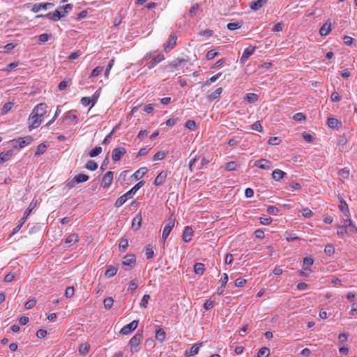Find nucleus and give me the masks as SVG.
Segmentation results:
<instances>
[{
	"label": "nucleus",
	"instance_id": "nucleus-1",
	"mask_svg": "<svg viewBox=\"0 0 357 357\" xmlns=\"http://www.w3.org/2000/svg\"><path fill=\"white\" fill-rule=\"evenodd\" d=\"M47 113V105L45 103L38 104L32 110L29 117V130L38 128Z\"/></svg>",
	"mask_w": 357,
	"mask_h": 357
},
{
	"label": "nucleus",
	"instance_id": "nucleus-2",
	"mask_svg": "<svg viewBox=\"0 0 357 357\" xmlns=\"http://www.w3.org/2000/svg\"><path fill=\"white\" fill-rule=\"evenodd\" d=\"M175 221L176 218L174 215H171L167 220L162 235V239L164 242L166 241L173 227H174Z\"/></svg>",
	"mask_w": 357,
	"mask_h": 357
},
{
	"label": "nucleus",
	"instance_id": "nucleus-3",
	"mask_svg": "<svg viewBox=\"0 0 357 357\" xmlns=\"http://www.w3.org/2000/svg\"><path fill=\"white\" fill-rule=\"evenodd\" d=\"M142 335L139 333L135 334L129 341V346L130 348V352L135 354L138 351V347L140 344L142 340Z\"/></svg>",
	"mask_w": 357,
	"mask_h": 357
},
{
	"label": "nucleus",
	"instance_id": "nucleus-4",
	"mask_svg": "<svg viewBox=\"0 0 357 357\" xmlns=\"http://www.w3.org/2000/svg\"><path fill=\"white\" fill-rule=\"evenodd\" d=\"M126 153V150L124 147L119 146L115 148L112 153V159L114 162L119 161L121 158Z\"/></svg>",
	"mask_w": 357,
	"mask_h": 357
},
{
	"label": "nucleus",
	"instance_id": "nucleus-5",
	"mask_svg": "<svg viewBox=\"0 0 357 357\" xmlns=\"http://www.w3.org/2000/svg\"><path fill=\"white\" fill-rule=\"evenodd\" d=\"M135 195L132 193V192L130 190L123 195H121L120 197L117 199L116 201L114 206L116 208H119L127 200L131 199Z\"/></svg>",
	"mask_w": 357,
	"mask_h": 357
},
{
	"label": "nucleus",
	"instance_id": "nucleus-6",
	"mask_svg": "<svg viewBox=\"0 0 357 357\" xmlns=\"http://www.w3.org/2000/svg\"><path fill=\"white\" fill-rule=\"evenodd\" d=\"M138 326V321L134 320L128 324L125 325L120 331L123 335H128L135 331Z\"/></svg>",
	"mask_w": 357,
	"mask_h": 357
},
{
	"label": "nucleus",
	"instance_id": "nucleus-7",
	"mask_svg": "<svg viewBox=\"0 0 357 357\" xmlns=\"http://www.w3.org/2000/svg\"><path fill=\"white\" fill-rule=\"evenodd\" d=\"M114 176V172L112 171L107 172L103 176L101 182V187L103 188H107L112 183Z\"/></svg>",
	"mask_w": 357,
	"mask_h": 357
},
{
	"label": "nucleus",
	"instance_id": "nucleus-8",
	"mask_svg": "<svg viewBox=\"0 0 357 357\" xmlns=\"http://www.w3.org/2000/svg\"><path fill=\"white\" fill-rule=\"evenodd\" d=\"M255 46H249L246 47L241 57L240 63L241 64H244L245 61L249 59V57L255 52Z\"/></svg>",
	"mask_w": 357,
	"mask_h": 357
},
{
	"label": "nucleus",
	"instance_id": "nucleus-9",
	"mask_svg": "<svg viewBox=\"0 0 357 357\" xmlns=\"http://www.w3.org/2000/svg\"><path fill=\"white\" fill-rule=\"evenodd\" d=\"M254 165L261 169H270L272 167L271 162L267 159L256 160Z\"/></svg>",
	"mask_w": 357,
	"mask_h": 357
},
{
	"label": "nucleus",
	"instance_id": "nucleus-10",
	"mask_svg": "<svg viewBox=\"0 0 357 357\" xmlns=\"http://www.w3.org/2000/svg\"><path fill=\"white\" fill-rule=\"evenodd\" d=\"M135 263L136 257L133 255H127L122 261V265L129 266V269L132 268Z\"/></svg>",
	"mask_w": 357,
	"mask_h": 357
},
{
	"label": "nucleus",
	"instance_id": "nucleus-11",
	"mask_svg": "<svg viewBox=\"0 0 357 357\" xmlns=\"http://www.w3.org/2000/svg\"><path fill=\"white\" fill-rule=\"evenodd\" d=\"M45 16L46 18H47L53 22H57L61 17H64V15L61 14V11L56 9L53 13H49L45 15Z\"/></svg>",
	"mask_w": 357,
	"mask_h": 357
},
{
	"label": "nucleus",
	"instance_id": "nucleus-12",
	"mask_svg": "<svg viewBox=\"0 0 357 357\" xmlns=\"http://www.w3.org/2000/svg\"><path fill=\"white\" fill-rule=\"evenodd\" d=\"M33 141V137L31 135H28L24 137H19L16 139L20 148H23L25 146L29 145Z\"/></svg>",
	"mask_w": 357,
	"mask_h": 357
},
{
	"label": "nucleus",
	"instance_id": "nucleus-13",
	"mask_svg": "<svg viewBox=\"0 0 357 357\" xmlns=\"http://www.w3.org/2000/svg\"><path fill=\"white\" fill-rule=\"evenodd\" d=\"M331 31V22L327 20L319 29V34L321 36H326Z\"/></svg>",
	"mask_w": 357,
	"mask_h": 357
},
{
	"label": "nucleus",
	"instance_id": "nucleus-14",
	"mask_svg": "<svg viewBox=\"0 0 357 357\" xmlns=\"http://www.w3.org/2000/svg\"><path fill=\"white\" fill-rule=\"evenodd\" d=\"M142 218L140 214L135 216L132 221V229L135 231H138L142 225Z\"/></svg>",
	"mask_w": 357,
	"mask_h": 357
},
{
	"label": "nucleus",
	"instance_id": "nucleus-15",
	"mask_svg": "<svg viewBox=\"0 0 357 357\" xmlns=\"http://www.w3.org/2000/svg\"><path fill=\"white\" fill-rule=\"evenodd\" d=\"M79 241V236L77 234H72L69 235L65 240L66 247L69 248L72 245L77 243Z\"/></svg>",
	"mask_w": 357,
	"mask_h": 357
},
{
	"label": "nucleus",
	"instance_id": "nucleus-16",
	"mask_svg": "<svg viewBox=\"0 0 357 357\" xmlns=\"http://www.w3.org/2000/svg\"><path fill=\"white\" fill-rule=\"evenodd\" d=\"M177 38L174 34H171L167 44L165 46V51L167 52L168 50L173 49L176 44Z\"/></svg>",
	"mask_w": 357,
	"mask_h": 357
},
{
	"label": "nucleus",
	"instance_id": "nucleus-17",
	"mask_svg": "<svg viewBox=\"0 0 357 357\" xmlns=\"http://www.w3.org/2000/svg\"><path fill=\"white\" fill-rule=\"evenodd\" d=\"M192 236H193L192 229L189 226L185 227L184 229L183 233V241L186 243L190 242L192 239Z\"/></svg>",
	"mask_w": 357,
	"mask_h": 357
},
{
	"label": "nucleus",
	"instance_id": "nucleus-18",
	"mask_svg": "<svg viewBox=\"0 0 357 357\" xmlns=\"http://www.w3.org/2000/svg\"><path fill=\"white\" fill-rule=\"evenodd\" d=\"M327 124L329 128L338 130L342 126V122L335 118H328Z\"/></svg>",
	"mask_w": 357,
	"mask_h": 357
},
{
	"label": "nucleus",
	"instance_id": "nucleus-19",
	"mask_svg": "<svg viewBox=\"0 0 357 357\" xmlns=\"http://www.w3.org/2000/svg\"><path fill=\"white\" fill-rule=\"evenodd\" d=\"M223 91V89L222 87H219L215 89L213 92H211V93H208L207 95V99L209 101H213L215 99H218L220 97Z\"/></svg>",
	"mask_w": 357,
	"mask_h": 357
},
{
	"label": "nucleus",
	"instance_id": "nucleus-20",
	"mask_svg": "<svg viewBox=\"0 0 357 357\" xmlns=\"http://www.w3.org/2000/svg\"><path fill=\"white\" fill-rule=\"evenodd\" d=\"M344 226H347V230L353 234H357V228L353 224L351 220L349 217H347V219L344 220Z\"/></svg>",
	"mask_w": 357,
	"mask_h": 357
},
{
	"label": "nucleus",
	"instance_id": "nucleus-21",
	"mask_svg": "<svg viewBox=\"0 0 357 357\" xmlns=\"http://www.w3.org/2000/svg\"><path fill=\"white\" fill-rule=\"evenodd\" d=\"M165 59L163 54H158L155 57H154L150 62H149L146 66L149 69L153 68L155 65L160 61H163Z\"/></svg>",
	"mask_w": 357,
	"mask_h": 357
},
{
	"label": "nucleus",
	"instance_id": "nucleus-22",
	"mask_svg": "<svg viewBox=\"0 0 357 357\" xmlns=\"http://www.w3.org/2000/svg\"><path fill=\"white\" fill-rule=\"evenodd\" d=\"M167 176V172L165 171H162L158 174L154 181L155 185H159L163 183Z\"/></svg>",
	"mask_w": 357,
	"mask_h": 357
},
{
	"label": "nucleus",
	"instance_id": "nucleus-23",
	"mask_svg": "<svg viewBox=\"0 0 357 357\" xmlns=\"http://www.w3.org/2000/svg\"><path fill=\"white\" fill-rule=\"evenodd\" d=\"M47 5H52V3H35L33 5L31 10L33 13H38L40 10H46L47 9Z\"/></svg>",
	"mask_w": 357,
	"mask_h": 357
},
{
	"label": "nucleus",
	"instance_id": "nucleus-24",
	"mask_svg": "<svg viewBox=\"0 0 357 357\" xmlns=\"http://www.w3.org/2000/svg\"><path fill=\"white\" fill-rule=\"evenodd\" d=\"M267 3V0H258L254 2H252L250 5V8L252 10H258L264 6H265Z\"/></svg>",
	"mask_w": 357,
	"mask_h": 357
},
{
	"label": "nucleus",
	"instance_id": "nucleus-25",
	"mask_svg": "<svg viewBox=\"0 0 357 357\" xmlns=\"http://www.w3.org/2000/svg\"><path fill=\"white\" fill-rule=\"evenodd\" d=\"M148 172V169L145 167L139 168L132 176L135 180H140Z\"/></svg>",
	"mask_w": 357,
	"mask_h": 357
},
{
	"label": "nucleus",
	"instance_id": "nucleus-26",
	"mask_svg": "<svg viewBox=\"0 0 357 357\" xmlns=\"http://www.w3.org/2000/svg\"><path fill=\"white\" fill-rule=\"evenodd\" d=\"M155 339L160 342H162L166 337V333L165 331L160 327L158 326L155 331Z\"/></svg>",
	"mask_w": 357,
	"mask_h": 357
},
{
	"label": "nucleus",
	"instance_id": "nucleus-27",
	"mask_svg": "<svg viewBox=\"0 0 357 357\" xmlns=\"http://www.w3.org/2000/svg\"><path fill=\"white\" fill-rule=\"evenodd\" d=\"M286 175V173L280 169H275L272 173V178L276 181H279L282 180L284 176Z\"/></svg>",
	"mask_w": 357,
	"mask_h": 357
},
{
	"label": "nucleus",
	"instance_id": "nucleus-28",
	"mask_svg": "<svg viewBox=\"0 0 357 357\" xmlns=\"http://www.w3.org/2000/svg\"><path fill=\"white\" fill-rule=\"evenodd\" d=\"M12 155L13 151L11 150L1 152L0 153V163H3L9 160Z\"/></svg>",
	"mask_w": 357,
	"mask_h": 357
},
{
	"label": "nucleus",
	"instance_id": "nucleus-29",
	"mask_svg": "<svg viewBox=\"0 0 357 357\" xmlns=\"http://www.w3.org/2000/svg\"><path fill=\"white\" fill-rule=\"evenodd\" d=\"M37 206V200L33 199L31 203L29 204L27 209L24 211L23 217L24 218H27L29 214L31 213V211L36 208Z\"/></svg>",
	"mask_w": 357,
	"mask_h": 357
},
{
	"label": "nucleus",
	"instance_id": "nucleus-30",
	"mask_svg": "<svg viewBox=\"0 0 357 357\" xmlns=\"http://www.w3.org/2000/svg\"><path fill=\"white\" fill-rule=\"evenodd\" d=\"M336 228H337V235L340 238H343L347 234V226L337 225Z\"/></svg>",
	"mask_w": 357,
	"mask_h": 357
},
{
	"label": "nucleus",
	"instance_id": "nucleus-31",
	"mask_svg": "<svg viewBox=\"0 0 357 357\" xmlns=\"http://www.w3.org/2000/svg\"><path fill=\"white\" fill-rule=\"evenodd\" d=\"M116 273H117V268L112 266H108L107 269L105 272L104 275H105V278H109L114 276L116 274Z\"/></svg>",
	"mask_w": 357,
	"mask_h": 357
},
{
	"label": "nucleus",
	"instance_id": "nucleus-32",
	"mask_svg": "<svg viewBox=\"0 0 357 357\" xmlns=\"http://www.w3.org/2000/svg\"><path fill=\"white\" fill-rule=\"evenodd\" d=\"M77 119V116L73 112H68L65 114V116L63 118V121H68V122H74Z\"/></svg>",
	"mask_w": 357,
	"mask_h": 357
},
{
	"label": "nucleus",
	"instance_id": "nucleus-33",
	"mask_svg": "<svg viewBox=\"0 0 357 357\" xmlns=\"http://www.w3.org/2000/svg\"><path fill=\"white\" fill-rule=\"evenodd\" d=\"M204 270V264L202 263L197 262L194 265V272L197 275H202Z\"/></svg>",
	"mask_w": 357,
	"mask_h": 357
},
{
	"label": "nucleus",
	"instance_id": "nucleus-34",
	"mask_svg": "<svg viewBox=\"0 0 357 357\" xmlns=\"http://www.w3.org/2000/svg\"><path fill=\"white\" fill-rule=\"evenodd\" d=\"M338 176L342 181L347 180L349 177V170L347 168L340 169L338 172Z\"/></svg>",
	"mask_w": 357,
	"mask_h": 357
},
{
	"label": "nucleus",
	"instance_id": "nucleus-35",
	"mask_svg": "<svg viewBox=\"0 0 357 357\" xmlns=\"http://www.w3.org/2000/svg\"><path fill=\"white\" fill-rule=\"evenodd\" d=\"M46 149H47V145L45 144H44V143L40 144L36 147V149L35 151V156L38 157L40 155L43 154L45 153V151H46Z\"/></svg>",
	"mask_w": 357,
	"mask_h": 357
},
{
	"label": "nucleus",
	"instance_id": "nucleus-36",
	"mask_svg": "<svg viewBox=\"0 0 357 357\" xmlns=\"http://www.w3.org/2000/svg\"><path fill=\"white\" fill-rule=\"evenodd\" d=\"M242 25H243L242 22H230V23L227 24V28L229 31H234V30L240 29L242 26Z\"/></svg>",
	"mask_w": 357,
	"mask_h": 357
},
{
	"label": "nucleus",
	"instance_id": "nucleus-37",
	"mask_svg": "<svg viewBox=\"0 0 357 357\" xmlns=\"http://www.w3.org/2000/svg\"><path fill=\"white\" fill-rule=\"evenodd\" d=\"M74 178L77 183H80L87 181L89 180V176L84 174H79L74 176Z\"/></svg>",
	"mask_w": 357,
	"mask_h": 357
},
{
	"label": "nucleus",
	"instance_id": "nucleus-38",
	"mask_svg": "<svg viewBox=\"0 0 357 357\" xmlns=\"http://www.w3.org/2000/svg\"><path fill=\"white\" fill-rule=\"evenodd\" d=\"M284 236L288 242H291L296 240H300L301 238L294 232H285Z\"/></svg>",
	"mask_w": 357,
	"mask_h": 357
},
{
	"label": "nucleus",
	"instance_id": "nucleus-39",
	"mask_svg": "<svg viewBox=\"0 0 357 357\" xmlns=\"http://www.w3.org/2000/svg\"><path fill=\"white\" fill-rule=\"evenodd\" d=\"M144 252H145L146 259H151L154 256V252L153 250V247L151 245H148L145 247Z\"/></svg>",
	"mask_w": 357,
	"mask_h": 357
},
{
	"label": "nucleus",
	"instance_id": "nucleus-40",
	"mask_svg": "<svg viewBox=\"0 0 357 357\" xmlns=\"http://www.w3.org/2000/svg\"><path fill=\"white\" fill-rule=\"evenodd\" d=\"M13 105H14V103L12 102H8L6 103L1 110V114L2 115L6 114L8 112H10L11 110Z\"/></svg>",
	"mask_w": 357,
	"mask_h": 357
},
{
	"label": "nucleus",
	"instance_id": "nucleus-41",
	"mask_svg": "<svg viewBox=\"0 0 357 357\" xmlns=\"http://www.w3.org/2000/svg\"><path fill=\"white\" fill-rule=\"evenodd\" d=\"M257 95L253 93H248L245 98V100L250 103H254L257 100Z\"/></svg>",
	"mask_w": 357,
	"mask_h": 357
},
{
	"label": "nucleus",
	"instance_id": "nucleus-42",
	"mask_svg": "<svg viewBox=\"0 0 357 357\" xmlns=\"http://www.w3.org/2000/svg\"><path fill=\"white\" fill-rule=\"evenodd\" d=\"M72 8H73V4L68 3L64 6H60L58 10L61 11V14H63L65 16L66 14H67L72 10Z\"/></svg>",
	"mask_w": 357,
	"mask_h": 357
},
{
	"label": "nucleus",
	"instance_id": "nucleus-43",
	"mask_svg": "<svg viewBox=\"0 0 357 357\" xmlns=\"http://www.w3.org/2000/svg\"><path fill=\"white\" fill-rule=\"evenodd\" d=\"M113 304L114 299L110 296L105 298L103 301V305L106 309H110L113 306Z\"/></svg>",
	"mask_w": 357,
	"mask_h": 357
},
{
	"label": "nucleus",
	"instance_id": "nucleus-44",
	"mask_svg": "<svg viewBox=\"0 0 357 357\" xmlns=\"http://www.w3.org/2000/svg\"><path fill=\"white\" fill-rule=\"evenodd\" d=\"M90 349V345L88 343L82 344L79 347V352L82 354H86L89 353Z\"/></svg>",
	"mask_w": 357,
	"mask_h": 357
},
{
	"label": "nucleus",
	"instance_id": "nucleus-45",
	"mask_svg": "<svg viewBox=\"0 0 357 357\" xmlns=\"http://www.w3.org/2000/svg\"><path fill=\"white\" fill-rule=\"evenodd\" d=\"M128 247V241L127 238H121L119 244V248L120 250L126 251Z\"/></svg>",
	"mask_w": 357,
	"mask_h": 357
},
{
	"label": "nucleus",
	"instance_id": "nucleus-46",
	"mask_svg": "<svg viewBox=\"0 0 357 357\" xmlns=\"http://www.w3.org/2000/svg\"><path fill=\"white\" fill-rule=\"evenodd\" d=\"M270 350L267 347H262L259 349L257 357H268Z\"/></svg>",
	"mask_w": 357,
	"mask_h": 357
},
{
	"label": "nucleus",
	"instance_id": "nucleus-47",
	"mask_svg": "<svg viewBox=\"0 0 357 357\" xmlns=\"http://www.w3.org/2000/svg\"><path fill=\"white\" fill-rule=\"evenodd\" d=\"M340 210L344 214L346 217L349 216V211L347 204L345 202H342L340 206H339Z\"/></svg>",
	"mask_w": 357,
	"mask_h": 357
},
{
	"label": "nucleus",
	"instance_id": "nucleus-48",
	"mask_svg": "<svg viewBox=\"0 0 357 357\" xmlns=\"http://www.w3.org/2000/svg\"><path fill=\"white\" fill-rule=\"evenodd\" d=\"M102 152V148L100 146H96L93 149L91 150L89 153V155L91 158L96 157L100 154Z\"/></svg>",
	"mask_w": 357,
	"mask_h": 357
},
{
	"label": "nucleus",
	"instance_id": "nucleus-49",
	"mask_svg": "<svg viewBox=\"0 0 357 357\" xmlns=\"http://www.w3.org/2000/svg\"><path fill=\"white\" fill-rule=\"evenodd\" d=\"M202 343H197L194 344L190 349V355L189 356H194L197 354L199 351V348L202 347Z\"/></svg>",
	"mask_w": 357,
	"mask_h": 357
},
{
	"label": "nucleus",
	"instance_id": "nucleus-50",
	"mask_svg": "<svg viewBox=\"0 0 357 357\" xmlns=\"http://www.w3.org/2000/svg\"><path fill=\"white\" fill-rule=\"evenodd\" d=\"M166 155H167V153L165 151H158L153 155V160L154 161L162 160V159H164L165 158Z\"/></svg>",
	"mask_w": 357,
	"mask_h": 357
},
{
	"label": "nucleus",
	"instance_id": "nucleus-51",
	"mask_svg": "<svg viewBox=\"0 0 357 357\" xmlns=\"http://www.w3.org/2000/svg\"><path fill=\"white\" fill-rule=\"evenodd\" d=\"M86 168L91 171H94L98 168V164L93 160H89L86 164Z\"/></svg>",
	"mask_w": 357,
	"mask_h": 357
},
{
	"label": "nucleus",
	"instance_id": "nucleus-52",
	"mask_svg": "<svg viewBox=\"0 0 357 357\" xmlns=\"http://www.w3.org/2000/svg\"><path fill=\"white\" fill-rule=\"evenodd\" d=\"M251 129L253 130H257L259 132H262L264 130L261 123H260L259 121H256L255 123H253L251 126Z\"/></svg>",
	"mask_w": 357,
	"mask_h": 357
},
{
	"label": "nucleus",
	"instance_id": "nucleus-53",
	"mask_svg": "<svg viewBox=\"0 0 357 357\" xmlns=\"http://www.w3.org/2000/svg\"><path fill=\"white\" fill-rule=\"evenodd\" d=\"M199 9V5L198 3H194L192 7L189 10V14L191 17L195 16L197 14V12Z\"/></svg>",
	"mask_w": 357,
	"mask_h": 357
},
{
	"label": "nucleus",
	"instance_id": "nucleus-54",
	"mask_svg": "<svg viewBox=\"0 0 357 357\" xmlns=\"http://www.w3.org/2000/svg\"><path fill=\"white\" fill-rule=\"evenodd\" d=\"M36 304V300L35 298H31L29 301L26 302L24 304V307L26 310L31 309Z\"/></svg>",
	"mask_w": 357,
	"mask_h": 357
},
{
	"label": "nucleus",
	"instance_id": "nucleus-55",
	"mask_svg": "<svg viewBox=\"0 0 357 357\" xmlns=\"http://www.w3.org/2000/svg\"><path fill=\"white\" fill-rule=\"evenodd\" d=\"M102 70H103V67L98 66L92 70L90 77H97L102 72Z\"/></svg>",
	"mask_w": 357,
	"mask_h": 357
},
{
	"label": "nucleus",
	"instance_id": "nucleus-56",
	"mask_svg": "<svg viewBox=\"0 0 357 357\" xmlns=\"http://www.w3.org/2000/svg\"><path fill=\"white\" fill-rule=\"evenodd\" d=\"M149 298H150V296L149 294L144 295L141 300V303H140L141 307H142L144 308H146Z\"/></svg>",
	"mask_w": 357,
	"mask_h": 357
},
{
	"label": "nucleus",
	"instance_id": "nucleus-57",
	"mask_svg": "<svg viewBox=\"0 0 357 357\" xmlns=\"http://www.w3.org/2000/svg\"><path fill=\"white\" fill-rule=\"evenodd\" d=\"M324 252L328 255H331L335 252L334 246L331 244L326 245L324 248Z\"/></svg>",
	"mask_w": 357,
	"mask_h": 357
},
{
	"label": "nucleus",
	"instance_id": "nucleus-58",
	"mask_svg": "<svg viewBox=\"0 0 357 357\" xmlns=\"http://www.w3.org/2000/svg\"><path fill=\"white\" fill-rule=\"evenodd\" d=\"M51 38V35L50 34H47V33H42L40 34L39 36H38V40L40 43H44L47 41H48V40Z\"/></svg>",
	"mask_w": 357,
	"mask_h": 357
},
{
	"label": "nucleus",
	"instance_id": "nucleus-59",
	"mask_svg": "<svg viewBox=\"0 0 357 357\" xmlns=\"http://www.w3.org/2000/svg\"><path fill=\"white\" fill-rule=\"evenodd\" d=\"M306 117L302 112H298L293 116V119L296 121H301L305 120Z\"/></svg>",
	"mask_w": 357,
	"mask_h": 357
},
{
	"label": "nucleus",
	"instance_id": "nucleus-60",
	"mask_svg": "<svg viewBox=\"0 0 357 357\" xmlns=\"http://www.w3.org/2000/svg\"><path fill=\"white\" fill-rule=\"evenodd\" d=\"M281 142V140L279 139L278 137H271L268 139V144L269 145H272V146H274V145H278Z\"/></svg>",
	"mask_w": 357,
	"mask_h": 357
},
{
	"label": "nucleus",
	"instance_id": "nucleus-61",
	"mask_svg": "<svg viewBox=\"0 0 357 357\" xmlns=\"http://www.w3.org/2000/svg\"><path fill=\"white\" fill-rule=\"evenodd\" d=\"M221 75H222L221 73H218L214 75L208 81L206 82L205 84L210 85L212 83L215 82L221 76Z\"/></svg>",
	"mask_w": 357,
	"mask_h": 357
},
{
	"label": "nucleus",
	"instance_id": "nucleus-62",
	"mask_svg": "<svg viewBox=\"0 0 357 357\" xmlns=\"http://www.w3.org/2000/svg\"><path fill=\"white\" fill-rule=\"evenodd\" d=\"M302 215L307 218H310L312 216L313 213L309 208H305L301 211Z\"/></svg>",
	"mask_w": 357,
	"mask_h": 357
},
{
	"label": "nucleus",
	"instance_id": "nucleus-63",
	"mask_svg": "<svg viewBox=\"0 0 357 357\" xmlns=\"http://www.w3.org/2000/svg\"><path fill=\"white\" fill-rule=\"evenodd\" d=\"M246 283V280L242 278H237L234 282V285L237 287H243Z\"/></svg>",
	"mask_w": 357,
	"mask_h": 357
},
{
	"label": "nucleus",
	"instance_id": "nucleus-64",
	"mask_svg": "<svg viewBox=\"0 0 357 357\" xmlns=\"http://www.w3.org/2000/svg\"><path fill=\"white\" fill-rule=\"evenodd\" d=\"M185 127L189 130H194L196 127L195 121L193 120H188L185 124Z\"/></svg>",
	"mask_w": 357,
	"mask_h": 357
}]
</instances>
